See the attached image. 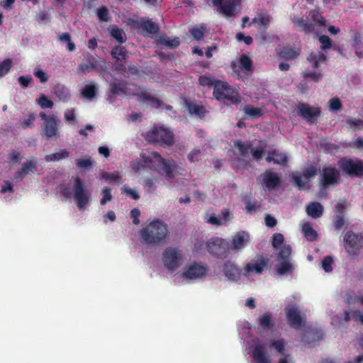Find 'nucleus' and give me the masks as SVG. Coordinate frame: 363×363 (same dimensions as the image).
Segmentation results:
<instances>
[{"mask_svg":"<svg viewBox=\"0 0 363 363\" xmlns=\"http://www.w3.org/2000/svg\"><path fill=\"white\" fill-rule=\"evenodd\" d=\"M71 182L72 189L63 187L61 190L62 195L68 199L72 198L80 211L86 210L91 201L90 191L78 177L72 178Z\"/></svg>","mask_w":363,"mask_h":363,"instance_id":"nucleus-1","label":"nucleus"},{"mask_svg":"<svg viewBox=\"0 0 363 363\" xmlns=\"http://www.w3.org/2000/svg\"><path fill=\"white\" fill-rule=\"evenodd\" d=\"M168 235L167 225L159 219L150 221L140 231L142 242L146 244H158Z\"/></svg>","mask_w":363,"mask_h":363,"instance_id":"nucleus-2","label":"nucleus"},{"mask_svg":"<svg viewBox=\"0 0 363 363\" xmlns=\"http://www.w3.org/2000/svg\"><path fill=\"white\" fill-rule=\"evenodd\" d=\"M111 89L115 93H124L130 96H135L138 100L149 104L153 107L157 108L160 106V101L152 96L150 92L135 84L124 85L122 84H111Z\"/></svg>","mask_w":363,"mask_h":363,"instance_id":"nucleus-3","label":"nucleus"},{"mask_svg":"<svg viewBox=\"0 0 363 363\" xmlns=\"http://www.w3.org/2000/svg\"><path fill=\"white\" fill-rule=\"evenodd\" d=\"M184 260V254L182 250L177 247H168L162 252V262L167 270L177 269L183 264Z\"/></svg>","mask_w":363,"mask_h":363,"instance_id":"nucleus-4","label":"nucleus"},{"mask_svg":"<svg viewBox=\"0 0 363 363\" xmlns=\"http://www.w3.org/2000/svg\"><path fill=\"white\" fill-rule=\"evenodd\" d=\"M213 96L218 100L227 99L233 104L240 102V98L238 91L223 81H218L215 84Z\"/></svg>","mask_w":363,"mask_h":363,"instance_id":"nucleus-5","label":"nucleus"},{"mask_svg":"<svg viewBox=\"0 0 363 363\" xmlns=\"http://www.w3.org/2000/svg\"><path fill=\"white\" fill-rule=\"evenodd\" d=\"M146 138L150 142L160 143L163 145H170L174 142L173 134L163 126H155L148 131Z\"/></svg>","mask_w":363,"mask_h":363,"instance_id":"nucleus-6","label":"nucleus"},{"mask_svg":"<svg viewBox=\"0 0 363 363\" xmlns=\"http://www.w3.org/2000/svg\"><path fill=\"white\" fill-rule=\"evenodd\" d=\"M363 245V235L348 230L343 236V247L350 255L357 254Z\"/></svg>","mask_w":363,"mask_h":363,"instance_id":"nucleus-7","label":"nucleus"},{"mask_svg":"<svg viewBox=\"0 0 363 363\" xmlns=\"http://www.w3.org/2000/svg\"><path fill=\"white\" fill-rule=\"evenodd\" d=\"M317 174V169L313 166H309L300 174L298 172H294L292 174V179L294 180V185L296 186L299 189H305L310 186L311 179L315 176Z\"/></svg>","mask_w":363,"mask_h":363,"instance_id":"nucleus-8","label":"nucleus"},{"mask_svg":"<svg viewBox=\"0 0 363 363\" xmlns=\"http://www.w3.org/2000/svg\"><path fill=\"white\" fill-rule=\"evenodd\" d=\"M40 117L43 121V134L47 138L58 136L59 120L54 115H46L44 112L40 113Z\"/></svg>","mask_w":363,"mask_h":363,"instance_id":"nucleus-9","label":"nucleus"},{"mask_svg":"<svg viewBox=\"0 0 363 363\" xmlns=\"http://www.w3.org/2000/svg\"><path fill=\"white\" fill-rule=\"evenodd\" d=\"M288 324L291 328L298 329L304 325L306 319L302 317L298 308L294 304H289L285 308Z\"/></svg>","mask_w":363,"mask_h":363,"instance_id":"nucleus-10","label":"nucleus"},{"mask_svg":"<svg viewBox=\"0 0 363 363\" xmlns=\"http://www.w3.org/2000/svg\"><path fill=\"white\" fill-rule=\"evenodd\" d=\"M212 2L218 8L219 12L226 17L234 16L240 11V5L235 0H212Z\"/></svg>","mask_w":363,"mask_h":363,"instance_id":"nucleus-11","label":"nucleus"},{"mask_svg":"<svg viewBox=\"0 0 363 363\" xmlns=\"http://www.w3.org/2000/svg\"><path fill=\"white\" fill-rule=\"evenodd\" d=\"M342 170L349 175L363 174V161L358 160L342 159L338 162Z\"/></svg>","mask_w":363,"mask_h":363,"instance_id":"nucleus-12","label":"nucleus"},{"mask_svg":"<svg viewBox=\"0 0 363 363\" xmlns=\"http://www.w3.org/2000/svg\"><path fill=\"white\" fill-rule=\"evenodd\" d=\"M291 247L289 245H283L280 247L279 257L282 259L280 261L277 271L278 272H288L296 269L295 264L289 259L291 255Z\"/></svg>","mask_w":363,"mask_h":363,"instance_id":"nucleus-13","label":"nucleus"},{"mask_svg":"<svg viewBox=\"0 0 363 363\" xmlns=\"http://www.w3.org/2000/svg\"><path fill=\"white\" fill-rule=\"evenodd\" d=\"M297 113L308 122L313 123L320 116V110L318 107L301 104L297 106Z\"/></svg>","mask_w":363,"mask_h":363,"instance_id":"nucleus-14","label":"nucleus"},{"mask_svg":"<svg viewBox=\"0 0 363 363\" xmlns=\"http://www.w3.org/2000/svg\"><path fill=\"white\" fill-rule=\"evenodd\" d=\"M142 161L147 169H159V162H162V157L160 155L155 152L143 151Z\"/></svg>","mask_w":363,"mask_h":363,"instance_id":"nucleus-15","label":"nucleus"},{"mask_svg":"<svg viewBox=\"0 0 363 363\" xmlns=\"http://www.w3.org/2000/svg\"><path fill=\"white\" fill-rule=\"evenodd\" d=\"M235 146L238 149L239 153L243 157L248 155V152L250 150L253 157L256 160H259L262 157L265 147L260 145L258 147L252 148L250 144H244L238 140L235 142Z\"/></svg>","mask_w":363,"mask_h":363,"instance_id":"nucleus-16","label":"nucleus"},{"mask_svg":"<svg viewBox=\"0 0 363 363\" xmlns=\"http://www.w3.org/2000/svg\"><path fill=\"white\" fill-rule=\"evenodd\" d=\"M159 169H162L164 173L165 177L171 180L172 186H176V182H173L175 177V172L177 169V164L174 161L167 160L162 157V162H159Z\"/></svg>","mask_w":363,"mask_h":363,"instance_id":"nucleus-17","label":"nucleus"},{"mask_svg":"<svg viewBox=\"0 0 363 363\" xmlns=\"http://www.w3.org/2000/svg\"><path fill=\"white\" fill-rule=\"evenodd\" d=\"M339 172L333 167H327L323 168L321 174V184L324 187L334 184L337 182Z\"/></svg>","mask_w":363,"mask_h":363,"instance_id":"nucleus-18","label":"nucleus"},{"mask_svg":"<svg viewBox=\"0 0 363 363\" xmlns=\"http://www.w3.org/2000/svg\"><path fill=\"white\" fill-rule=\"evenodd\" d=\"M233 219V213L227 208L223 209L220 214H211L206 221L212 225H225Z\"/></svg>","mask_w":363,"mask_h":363,"instance_id":"nucleus-19","label":"nucleus"},{"mask_svg":"<svg viewBox=\"0 0 363 363\" xmlns=\"http://www.w3.org/2000/svg\"><path fill=\"white\" fill-rule=\"evenodd\" d=\"M291 19L294 26L298 28L301 31L306 33H312L314 32V26L312 23L309 22V17L306 19L298 15H293Z\"/></svg>","mask_w":363,"mask_h":363,"instance_id":"nucleus-20","label":"nucleus"},{"mask_svg":"<svg viewBox=\"0 0 363 363\" xmlns=\"http://www.w3.org/2000/svg\"><path fill=\"white\" fill-rule=\"evenodd\" d=\"M250 236L247 231H239L236 233L232 238V248L234 250H241L244 248L249 242Z\"/></svg>","mask_w":363,"mask_h":363,"instance_id":"nucleus-21","label":"nucleus"},{"mask_svg":"<svg viewBox=\"0 0 363 363\" xmlns=\"http://www.w3.org/2000/svg\"><path fill=\"white\" fill-rule=\"evenodd\" d=\"M252 355L256 363H271V360L265 352V345L264 344H255Z\"/></svg>","mask_w":363,"mask_h":363,"instance_id":"nucleus-22","label":"nucleus"},{"mask_svg":"<svg viewBox=\"0 0 363 363\" xmlns=\"http://www.w3.org/2000/svg\"><path fill=\"white\" fill-rule=\"evenodd\" d=\"M207 274H174V281L177 284H189L192 281L201 279Z\"/></svg>","mask_w":363,"mask_h":363,"instance_id":"nucleus-23","label":"nucleus"},{"mask_svg":"<svg viewBox=\"0 0 363 363\" xmlns=\"http://www.w3.org/2000/svg\"><path fill=\"white\" fill-rule=\"evenodd\" d=\"M262 181L266 188L272 189L279 184L280 179L276 173L269 171L262 175Z\"/></svg>","mask_w":363,"mask_h":363,"instance_id":"nucleus-24","label":"nucleus"},{"mask_svg":"<svg viewBox=\"0 0 363 363\" xmlns=\"http://www.w3.org/2000/svg\"><path fill=\"white\" fill-rule=\"evenodd\" d=\"M323 206L318 202H311L306 207V213L313 218L321 217L323 213Z\"/></svg>","mask_w":363,"mask_h":363,"instance_id":"nucleus-25","label":"nucleus"},{"mask_svg":"<svg viewBox=\"0 0 363 363\" xmlns=\"http://www.w3.org/2000/svg\"><path fill=\"white\" fill-rule=\"evenodd\" d=\"M309 22L312 23L314 26V29L315 27H323L325 28L326 26V20L321 15V13L318 10H311L308 13Z\"/></svg>","mask_w":363,"mask_h":363,"instance_id":"nucleus-26","label":"nucleus"},{"mask_svg":"<svg viewBox=\"0 0 363 363\" xmlns=\"http://www.w3.org/2000/svg\"><path fill=\"white\" fill-rule=\"evenodd\" d=\"M259 325L264 330H270L274 327V321L272 314L269 312L264 313L258 319Z\"/></svg>","mask_w":363,"mask_h":363,"instance_id":"nucleus-27","label":"nucleus"},{"mask_svg":"<svg viewBox=\"0 0 363 363\" xmlns=\"http://www.w3.org/2000/svg\"><path fill=\"white\" fill-rule=\"evenodd\" d=\"M271 17L267 14H261L252 19L250 23L259 30L265 29L270 23Z\"/></svg>","mask_w":363,"mask_h":363,"instance_id":"nucleus-28","label":"nucleus"},{"mask_svg":"<svg viewBox=\"0 0 363 363\" xmlns=\"http://www.w3.org/2000/svg\"><path fill=\"white\" fill-rule=\"evenodd\" d=\"M266 262L264 259L252 260L246 267L247 272H262L265 269Z\"/></svg>","mask_w":363,"mask_h":363,"instance_id":"nucleus-29","label":"nucleus"},{"mask_svg":"<svg viewBox=\"0 0 363 363\" xmlns=\"http://www.w3.org/2000/svg\"><path fill=\"white\" fill-rule=\"evenodd\" d=\"M308 62L313 68H317L319 63L323 62L325 60V55L320 51H315L310 53L307 58Z\"/></svg>","mask_w":363,"mask_h":363,"instance_id":"nucleus-30","label":"nucleus"},{"mask_svg":"<svg viewBox=\"0 0 363 363\" xmlns=\"http://www.w3.org/2000/svg\"><path fill=\"white\" fill-rule=\"evenodd\" d=\"M301 230L304 237L308 241H314L318 238L317 232L312 228L309 223H303L301 225Z\"/></svg>","mask_w":363,"mask_h":363,"instance_id":"nucleus-31","label":"nucleus"},{"mask_svg":"<svg viewBox=\"0 0 363 363\" xmlns=\"http://www.w3.org/2000/svg\"><path fill=\"white\" fill-rule=\"evenodd\" d=\"M344 320L346 322L353 320L356 323L363 324V311L359 310L345 311L344 313Z\"/></svg>","mask_w":363,"mask_h":363,"instance_id":"nucleus-32","label":"nucleus"},{"mask_svg":"<svg viewBox=\"0 0 363 363\" xmlns=\"http://www.w3.org/2000/svg\"><path fill=\"white\" fill-rule=\"evenodd\" d=\"M266 160L269 162L273 161L274 164L286 165L287 156L286 154L278 153L274 151L266 157Z\"/></svg>","mask_w":363,"mask_h":363,"instance_id":"nucleus-33","label":"nucleus"},{"mask_svg":"<svg viewBox=\"0 0 363 363\" xmlns=\"http://www.w3.org/2000/svg\"><path fill=\"white\" fill-rule=\"evenodd\" d=\"M36 164L37 162L35 160H30L29 161L26 162L25 163L23 164L21 171L17 172L16 177L22 178L27 174L33 172L36 167Z\"/></svg>","mask_w":363,"mask_h":363,"instance_id":"nucleus-34","label":"nucleus"},{"mask_svg":"<svg viewBox=\"0 0 363 363\" xmlns=\"http://www.w3.org/2000/svg\"><path fill=\"white\" fill-rule=\"evenodd\" d=\"M96 84L92 82L85 85L81 91V94L84 98L91 100L96 96Z\"/></svg>","mask_w":363,"mask_h":363,"instance_id":"nucleus-35","label":"nucleus"},{"mask_svg":"<svg viewBox=\"0 0 363 363\" xmlns=\"http://www.w3.org/2000/svg\"><path fill=\"white\" fill-rule=\"evenodd\" d=\"M69 152L68 151H67L65 150H61L59 152H55V153H52L50 155H47L45 157V160L48 162L60 161V160L67 158V157H69Z\"/></svg>","mask_w":363,"mask_h":363,"instance_id":"nucleus-36","label":"nucleus"},{"mask_svg":"<svg viewBox=\"0 0 363 363\" xmlns=\"http://www.w3.org/2000/svg\"><path fill=\"white\" fill-rule=\"evenodd\" d=\"M111 54L116 60L123 61L125 60L128 52L124 47L118 45L111 50Z\"/></svg>","mask_w":363,"mask_h":363,"instance_id":"nucleus-37","label":"nucleus"},{"mask_svg":"<svg viewBox=\"0 0 363 363\" xmlns=\"http://www.w3.org/2000/svg\"><path fill=\"white\" fill-rule=\"evenodd\" d=\"M243 110L245 113L251 118L260 117L263 113V111L261 108L249 105L245 106Z\"/></svg>","mask_w":363,"mask_h":363,"instance_id":"nucleus-38","label":"nucleus"},{"mask_svg":"<svg viewBox=\"0 0 363 363\" xmlns=\"http://www.w3.org/2000/svg\"><path fill=\"white\" fill-rule=\"evenodd\" d=\"M55 93L63 101H66L70 96L69 90L65 86L58 85L55 87Z\"/></svg>","mask_w":363,"mask_h":363,"instance_id":"nucleus-39","label":"nucleus"},{"mask_svg":"<svg viewBox=\"0 0 363 363\" xmlns=\"http://www.w3.org/2000/svg\"><path fill=\"white\" fill-rule=\"evenodd\" d=\"M217 82L210 74H205L199 78V84L203 86L210 87L213 85L215 86Z\"/></svg>","mask_w":363,"mask_h":363,"instance_id":"nucleus-40","label":"nucleus"},{"mask_svg":"<svg viewBox=\"0 0 363 363\" xmlns=\"http://www.w3.org/2000/svg\"><path fill=\"white\" fill-rule=\"evenodd\" d=\"M208 269L206 265L201 262H193L189 264L186 272H202Z\"/></svg>","mask_w":363,"mask_h":363,"instance_id":"nucleus-41","label":"nucleus"},{"mask_svg":"<svg viewBox=\"0 0 363 363\" xmlns=\"http://www.w3.org/2000/svg\"><path fill=\"white\" fill-rule=\"evenodd\" d=\"M240 68L245 73L252 70V61L246 55H242L239 60Z\"/></svg>","mask_w":363,"mask_h":363,"instance_id":"nucleus-42","label":"nucleus"},{"mask_svg":"<svg viewBox=\"0 0 363 363\" xmlns=\"http://www.w3.org/2000/svg\"><path fill=\"white\" fill-rule=\"evenodd\" d=\"M130 167H131L132 169L136 173H138V172H143V171H145V169H147L146 166L144 165V162L142 161V153H140L139 158L133 160L131 162Z\"/></svg>","mask_w":363,"mask_h":363,"instance_id":"nucleus-43","label":"nucleus"},{"mask_svg":"<svg viewBox=\"0 0 363 363\" xmlns=\"http://www.w3.org/2000/svg\"><path fill=\"white\" fill-rule=\"evenodd\" d=\"M349 206L348 202L345 199H340L335 207V213L336 216H342Z\"/></svg>","mask_w":363,"mask_h":363,"instance_id":"nucleus-44","label":"nucleus"},{"mask_svg":"<svg viewBox=\"0 0 363 363\" xmlns=\"http://www.w3.org/2000/svg\"><path fill=\"white\" fill-rule=\"evenodd\" d=\"M101 195L102 198L100 200V204L101 206L105 205L107 202L111 201L113 199L111 190L107 186H105L101 189Z\"/></svg>","mask_w":363,"mask_h":363,"instance_id":"nucleus-45","label":"nucleus"},{"mask_svg":"<svg viewBox=\"0 0 363 363\" xmlns=\"http://www.w3.org/2000/svg\"><path fill=\"white\" fill-rule=\"evenodd\" d=\"M93 164V160L89 156H85L77 160V165L82 169L89 168Z\"/></svg>","mask_w":363,"mask_h":363,"instance_id":"nucleus-46","label":"nucleus"},{"mask_svg":"<svg viewBox=\"0 0 363 363\" xmlns=\"http://www.w3.org/2000/svg\"><path fill=\"white\" fill-rule=\"evenodd\" d=\"M334 264V259L331 256L324 257L322 261V268L325 272H330L333 270V264Z\"/></svg>","mask_w":363,"mask_h":363,"instance_id":"nucleus-47","label":"nucleus"},{"mask_svg":"<svg viewBox=\"0 0 363 363\" xmlns=\"http://www.w3.org/2000/svg\"><path fill=\"white\" fill-rule=\"evenodd\" d=\"M12 65L13 62L11 59H6L0 62V77L8 73Z\"/></svg>","mask_w":363,"mask_h":363,"instance_id":"nucleus-48","label":"nucleus"},{"mask_svg":"<svg viewBox=\"0 0 363 363\" xmlns=\"http://www.w3.org/2000/svg\"><path fill=\"white\" fill-rule=\"evenodd\" d=\"M111 34L113 38L120 43H123L125 40V35L124 32L118 28H112Z\"/></svg>","mask_w":363,"mask_h":363,"instance_id":"nucleus-49","label":"nucleus"},{"mask_svg":"<svg viewBox=\"0 0 363 363\" xmlns=\"http://www.w3.org/2000/svg\"><path fill=\"white\" fill-rule=\"evenodd\" d=\"M121 191L135 200H138L140 198V195L137 191L134 189H131L127 185H124L121 187Z\"/></svg>","mask_w":363,"mask_h":363,"instance_id":"nucleus-50","label":"nucleus"},{"mask_svg":"<svg viewBox=\"0 0 363 363\" xmlns=\"http://www.w3.org/2000/svg\"><path fill=\"white\" fill-rule=\"evenodd\" d=\"M95 69V65L92 63L81 64L77 70V74L80 75L85 74Z\"/></svg>","mask_w":363,"mask_h":363,"instance_id":"nucleus-51","label":"nucleus"},{"mask_svg":"<svg viewBox=\"0 0 363 363\" xmlns=\"http://www.w3.org/2000/svg\"><path fill=\"white\" fill-rule=\"evenodd\" d=\"M284 241V235L281 233H275L272 237V246L275 249H279L283 245Z\"/></svg>","mask_w":363,"mask_h":363,"instance_id":"nucleus-52","label":"nucleus"},{"mask_svg":"<svg viewBox=\"0 0 363 363\" xmlns=\"http://www.w3.org/2000/svg\"><path fill=\"white\" fill-rule=\"evenodd\" d=\"M187 106L189 111L191 114H196L200 116L204 113V108L201 106L193 104H188Z\"/></svg>","mask_w":363,"mask_h":363,"instance_id":"nucleus-53","label":"nucleus"},{"mask_svg":"<svg viewBox=\"0 0 363 363\" xmlns=\"http://www.w3.org/2000/svg\"><path fill=\"white\" fill-rule=\"evenodd\" d=\"M38 104L43 108H51L53 107V102L48 99V97L43 95L37 101Z\"/></svg>","mask_w":363,"mask_h":363,"instance_id":"nucleus-54","label":"nucleus"},{"mask_svg":"<svg viewBox=\"0 0 363 363\" xmlns=\"http://www.w3.org/2000/svg\"><path fill=\"white\" fill-rule=\"evenodd\" d=\"M102 178L104 179L108 183H120V175L118 172H114L113 174L104 173L102 174Z\"/></svg>","mask_w":363,"mask_h":363,"instance_id":"nucleus-55","label":"nucleus"},{"mask_svg":"<svg viewBox=\"0 0 363 363\" xmlns=\"http://www.w3.org/2000/svg\"><path fill=\"white\" fill-rule=\"evenodd\" d=\"M346 303L348 304L352 303H360L363 305V296H353L351 293H347L346 297Z\"/></svg>","mask_w":363,"mask_h":363,"instance_id":"nucleus-56","label":"nucleus"},{"mask_svg":"<svg viewBox=\"0 0 363 363\" xmlns=\"http://www.w3.org/2000/svg\"><path fill=\"white\" fill-rule=\"evenodd\" d=\"M143 28L149 33H155L158 30L157 26L151 21H146L143 23Z\"/></svg>","mask_w":363,"mask_h":363,"instance_id":"nucleus-57","label":"nucleus"},{"mask_svg":"<svg viewBox=\"0 0 363 363\" xmlns=\"http://www.w3.org/2000/svg\"><path fill=\"white\" fill-rule=\"evenodd\" d=\"M60 40L62 42L67 43V48L69 51L72 52L75 49V45L71 41L70 35L68 33H63L60 36Z\"/></svg>","mask_w":363,"mask_h":363,"instance_id":"nucleus-58","label":"nucleus"},{"mask_svg":"<svg viewBox=\"0 0 363 363\" xmlns=\"http://www.w3.org/2000/svg\"><path fill=\"white\" fill-rule=\"evenodd\" d=\"M318 40L320 43L321 44V49L322 50H327L330 48L331 47V40L328 35H320L318 37Z\"/></svg>","mask_w":363,"mask_h":363,"instance_id":"nucleus-59","label":"nucleus"},{"mask_svg":"<svg viewBox=\"0 0 363 363\" xmlns=\"http://www.w3.org/2000/svg\"><path fill=\"white\" fill-rule=\"evenodd\" d=\"M187 157L191 162H198L201 159V152L199 150L194 149L188 154Z\"/></svg>","mask_w":363,"mask_h":363,"instance_id":"nucleus-60","label":"nucleus"},{"mask_svg":"<svg viewBox=\"0 0 363 363\" xmlns=\"http://www.w3.org/2000/svg\"><path fill=\"white\" fill-rule=\"evenodd\" d=\"M35 121V116L33 113H28L27 118L21 121V126L23 128L31 127Z\"/></svg>","mask_w":363,"mask_h":363,"instance_id":"nucleus-61","label":"nucleus"},{"mask_svg":"<svg viewBox=\"0 0 363 363\" xmlns=\"http://www.w3.org/2000/svg\"><path fill=\"white\" fill-rule=\"evenodd\" d=\"M33 74L42 83L46 82L48 79V74L40 69L35 68L33 71Z\"/></svg>","mask_w":363,"mask_h":363,"instance_id":"nucleus-62","label":"nucleus"},{"mask_svg":"<svg viewBox=\"0 0 363 363\" xmlns=\"http://www.w3.org/2000/svg\"><path fill=\"white\" fill-rule=\"evenodd\" d=\"M75 111L74 109H68L65 112V119L67 122L74 124L75 123Z\"/></svg>","mask_w":363,"mask_h":363,"instance_id":"nucleus-63","label":"nucleus"},{"mask_svg":"<svg viewBox=\"0 0 363 363\" xmlns=\"http://www.w3.org/2000/svg\"><path fill=\"white\" fill-rule=\"evenodd\" d=\"M304 75L306 78L315 82L320 81L322 78V74L320 72H306Z\"/></svg>","mask_w":363,"mask_h":363,"instance_id":"nucleus-64","label":"nucleus"}]
</instances>
